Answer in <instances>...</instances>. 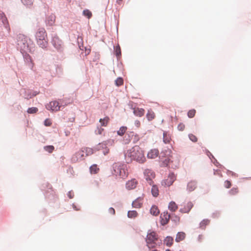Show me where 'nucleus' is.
I'll use <instances>...</instances> for the list:
<instances>
[{
	"instance_id": "nucleus-22",
	"label": "nucleus",
	"mask_w": 251,
	"mask_h": 251,
	"mask_svg": "<svg viewBox=\"0 0 251 251\" xmlns=\"http://www.w3.org/2000/svg\"><path fill=\"white\" fill-rule=\"evenodd\" d=\"M152 185V186L151 190L152 195L153 197H156L159 194L158 188L157 186L153 185V184Z\"/></svg>"
},
{
	"instance_id": "nucleus-49",
	"label": "nucleus",
	"mask_w": 251,
	"mask_h": 251,
	"mask_svg": "<svg viewBox=\"0 0 251 251\" xmlns=\"http://www.w3.org/2000/svg\"><path fill=\"white\" fill-rule=\"evenodd\" d=\"M109 152V149L107 148V147L105 148L104 151H103V154L104 155L107 154Z\"/></svg>"
},
{
	"instance_id": "nucleus-17",
	"label": "nucleus",
	"mask_w": 251,
	"mask_h": 251,
	"mask_svg": "<svg viewBox=\"0 0 251 251\" xmlns=\"http://www.w3.org/2000/svg\"><path fill=\"white\" fill-rule=\"evenodd\" d=\"M193 206V204L192 202H189L186 204V206H185L184 208L180 209V211L182 213H188L190 211Z\"/></svg>"
},
{
	"instance_id": "nucleus-24",
	"label": "nucleus",
	"mask_w": 251,
	"mask_h": 251,
	"mask_svg": "<svg viewBox=\"0 0 251 251\" xmlns=\"http://www.w3.org/2000/svg\"><path fill=\"white\" fill-rule=\"evenodd\" d=\"M150 212L151 214L154 216H157L159 213V209H158L157 207L154 205L151 207L150 210Z\"/></svg>"
},
{
	"instance_id": "nucleus-9",
	"label": "nucleus",
	"mask_w": 251,
	"mask_h": 251,
	"mask_svg": "<svg viewBox=\"0 0 251 251\" xmlns=\"http://www.w3.org/2000/svg\"><path fill=\"white\" fill-rule=\"evenodd\" d=\"M176 179V176L174 173L169 174L167 179L162 182V185L165 187H169Z\"/></svg>"
},
{
	"instance_id": "nucleus-40",
	"label": "nucleus",
	"mask_w": 251,
	"mask_h": 251,
	"mask_svg": "<svg viewBox=\"0 0 251 251\" xmlns=\"http://www.w3.org/2000/svg\"><path fill=\"white\" fill-rule=\"evenodd\" d=\"M189 139L194 142H196L198 141L197 137L193 134H190L189 135Z\"/></svg>"
},
{
	"instance_id": "nucleus-29",
	"label": "nucleus",
	"mask_w": 251,
	"mask_h": 251,
	"mask_svg": "<svg viewBox=\"0 0 251 251\" xmlns=\"http://www.w3.org/2000/svg\"><path fill=\"white\" fill-rule=\"evenodd\" d=\"M165 244L167 246H171L173 244V238L171 237H167L166 238L164 241Z\"/></svg>"
},
{
	"instance_id": "nucleus-15",
	"label": "nucleus",
	"mask_w": 251,
	"mask_h": 251,
	"mask_svg": "<svg viewBox=\"0 0 251 251\" xmlns=\"http://www.w3.org/2000/svg\"><path fill=\"white\" fill-rule=\"evenodd\" d=\"M143 199L139 197L132 202V206L134 208H139L142 206Z\"/></svg>"
},
{
	"instance_id": "nucleus-18",
	"label": "nucleus",
	"mask_w": 251,
	"mask_h": 251,
	"mask_svg": "<svg viewBox=\"0 0 251 251\" xmlns=\"http://www.w3.org/2000/svg\"><path fill=\"white\" fill-rule=\"evenodd\" d=\"M133 113L137 116L142 117L144 115L145 110L143 108H134L133 109Z\"/></svg>"
},
{
	"instance_id": "nucleus-7",
	"label": "nucleus",
	"mask_w": 251,
	"mask_h": 251,
	"mask_svg": "<svg viewBox=\"0 0 251 251\" xmlns=\"http://www.w3.org/2000/svg\"><path fill=\"white\" fill-rule=\"evenodd\" d=\"M18 44L21 48L25 49L28 47L27 38L24 34H20L18 35Z\"/></svg>"
},
{
	"instance_id": "nucleus-26",
	"label": "nucleus",
	"mask_w": 251,
	"mask_h": 251,
	"mask_svg": "<svg viewBox=\"0 0 251 251\" xmlns=\"http://www.w3.org/2000/svg\"><path fill=\"white\" fill-rule=\"evenodd\" d=\"M109 121V118L108 117H105L103 119H100L99 122L100 123L101 126H106Z\"/></svg>"
},
{
	"instance_id": "nucleus-34",
	"label": "nucleus",
	"mask_w": 251,
	"mask_h": 251,
	"mask_svg": "<svg viewBox=\"0 0 251 251\" xmlns=\"http://www.w3.org/2000/svg\"><path fill=\"white\" fill-rule=\"evenodd\" d=\"M124 84V80L123 79L122 77H118L115 80V84L117 86H120Z\"/></svg>"
},
{
	"instance_id": "nucleus-3",
	"label": "nucleus",
	"mask_w": 251,
	"mask_h": 251,
	"mask_svg": "<svg viewBox=\"0 0 251 251\" xmlns=\"http://www.w3.org/2000/svg\"><path fill=\"white\" fill-rule=\"evenodd\" d=\"M35 37L37 44L41 48H46L48 44L47 34L46 30L43 27H40L37 30Z\"/></svg>"
},
{
	"instance_id": "nucleus-14",
	"label": "nucleus",
	"mask_w": 251,
	"mask_h": 251,
	"mask_svg": "<svg viewBox=\"0 0 251 251\" xmlns=\"http://www.w3.org/2000/svg\"><path fill=\"white\" fill-rule=\"evenodd\" d=\"M159 155V151L157 149H152L150 150L147 154V157L150 159H154Z\"/></svg>"
},
{
	"instance_id": "nucleus-1",
	"label": "nucleus",
	"mask_w": 251,
	"mask_h": 251,
	"mask_svg": "<svg viewBox=\"0 0 251 251\" xmlns=\"http://www.w3.org/2000/svg\"><path fill=\"white\" fill-rule=\"evenodd\" d=\"M125 157L130 161L135 160L140 163L146 161L143 150L138 146H135L125 153Z\"/></svg>"
},
{
	"instance_id": "nucleus-48",
	"label": "nucleus",
	"mask_w": 251,
	"mask_h": 251,
	"mask_svg": "<svg viewBox=\"0 0 251 251\" xmlns=\"http://www.w3.org/2000/svg\"><path fill=\"white\" fill-rule=\"evenodd\" d=\"M134 124L137 127H139L140 126V122L139 120L135 121Z\"/></svg>"
},
{
	"instance_id": "nucleus-19",
	"label": "nucleus",
	"mask_w": 251,
	"mask_h": 251,
	"mask_svg": "<svg viewBox=\"0 0 251 251\" xmlns=\"http://www.w3.org/2000/svg\"><path fill=\"white\" fill-rule=\"evenodd\" d=\"M197 187V183L195 181H190L187 184V189L189 191H194Z\"/></svg>"
},
{
	"instance_id": "nucleus-46",
	"label": "nucleus",
	"mask_w": 251,
	"mask_h": 251,
	"mask_svg": "<svg viewBox=\"0 0 251 251\" xmlns=\"http://www.w3.org/2000/svg\"><path fill=\"white\" fill-rule=\"evenodd\" d=\"M108 211L110 214L112 215H114L115 214V209L112 207L109 208L108 209Z\"/></svg>"
},
{
	"instance_id": "nucleus-37",
	"label": "nucleus",
	"mask_w": 251,
	"mask_h": 251,
	"mask_svg": "<svg viewBox=\"0 0 251 251\" xmlns=\"http://www.w3.org/2000/svg\"><path fill=\"white\" fill-rule=\"evenodd\" d=\"M38 111V108L36 107H31L27 109V112L30 114L36 113Z\"/></svg>"
},
{
	"instance_id": "nucleus-50",
	"label": "nucleus",
	"mask_w": 251,
	"mask_h": 251,
	"mask_svg": "<svg viewBox=\"0 0 251 251\" xmlns=\"http://www.w3.org/2000/svg\"><path fill=\"white\" fill-rule=\"evenodd\" d=\"M163 135H164V142H165V143H169V141H170L169 139H167V138H165V136L166 134H165V133H164V134H163Z\"/></svg>"
},
{
	"instance_id": "nucleus-39",
	"label": "nucleus",
	"mask_w": 251,
	"mask_h": 251,
	"mask_svg": "<svg viewBox=\"0 0 251 251\" xmlns=\"http://www.w3.org/2000/svg\"><path fill=\"white\" fill-rule=\"evenodd\" d=\"M83 14L85 16H86L88 18H91L92 16V13L89 10H84L83 12Z\"/></svg>"
},
{
	"instance_id": "nucleus-43",
	"label": "nucleus",
	"mask_w": 251,
	"mask_h": 251,
	"mask_svg": "<svg viewBox=\"0 0 251 251\" xmlns=\"http://www.w3.org/2000/svg\"><path fill=\"white\" fill-rule=\"evenodd\" d=\"M51 121L50 119H47L45 120L44 121V125L46 126H50L51 125Z\"/></svg>"
},
{
	"instance_id": "nucleus-35",
	"label": "nucleus",
	"mask_w": 251,
	"mask_h": 251,
	"mask_svg": "<svg viewBox=\"0 0 251 251\" xmlns=\"http://www.w3.org/2000/svg\"><path fill=\"white\" fill-rule=\"evenodd\" d=\"M23 3L27 6H31L33 4L34 0H21Z\"/></svg>"
},
{
	"instance_id": "nucleus-51",
	"label": "nucleus",
	"mask_w": 251,
	"mask_h": 251,
	"mask_svg": "<svg viewBox=\"0 0 251 251\" xmlns=\"http://www.w3.org/2000/svg\"><path fill=\"white\" fill-rule=\"evenodd\" d=\"M106 143V142L99 144L100 147V148H103L104 146H106V143Z\"/></svg>"
},
{
	"instance_id": "nucleus-10",
	"label": "nucleus",
	"mask_w": 251,
	"mask_h": 251,
	"mask_svg": "<svg viewBox=\"0 0 251 251\" xmlns=\"http://www.w3.org/2000/svg\"><path fill=\"white\" fill-rule=\"evenodd\" d=\"M0 19L1 20V22L3 25V26L5 29L7 31V32L9 33L10 31V25L8 23V21L7 20V18L5 17L4 13H0Z\"/></svg>"
},
{
	"instance_id": "nucleus-2",
	"label": "nucleus",
	"mask_w": 251,
	"mask_h": 251,
	"mask_svg": "<svg viewBox=\"0 0 251 251\" xmlns=\"http://www.w3.org/2000/svg\"><path fill=\"white\" fill-rule=\"evenodd\" d=\"M113 174L121 178H126L127 177L128 172L127 166L125 164L116 162L113 164Z\"/></svg>"
},
{
	"instance_id": "nucleus-8",
	"label": "nucleus",
	"mask_w": 251,
	"mask_h": 251,
	"mask_svg": "<svg viewBox=\"0 0 251 251\" xmlns=\"http://www.w3.org/2000/svg\"><path fill=\"white\" fill-rule=\"evenodd\" d=\"M61 107V106L57 101H51L46 105V108L52 112H56L60 110Z\"/></svg>"
},
{
	"instance_id": "nucleus-5",
	"label": "nucleus",
	"mask_w": 251,
	"mask_h": 251,
	"mask_svg": "<svg viewBox=\"0 0 251 251\" xmlns=\"http://www.w3.org/2000/svg\"><path fill=\"white\" fill-rule=\"evenodd\" d=\"M144 177L148 182V183L152 185L153 183V179L154 178L155 175V173L151 170L149 169H145L144 172Z\"/></svg>"
},
{
	"instance_id": "nucleus-44",
	"label": "nucleus",
	"mask_w": 251,
	"mask_h": 251,
	"mask_svg": "<svg viewBox=\"0 0 251 251\" xmlns=\"http://www.w3.org/2000/svg\"><path fill=\"white\" fill-rule=\"evenodd\" d=\"M185 125L182 123H180L177 126V129L179 131H183L185 129Z\"/></svg>"
},
{
	"instance_id": "nucleus-52",
	"label": "nucleus",
	"mask_w": 251,
	"mask_h": 251,
	"mask_svg": "<svg viewBox=\"0 0 251 251\" xmlns=\"http://www.w3.org/2000/svg\"><path fill=\"white\" fill-rule=\"evenodd\" d=\"M123 0H117V2L120 4Z\"/></svg>"
},
{
	"instance_id": "nucleus-31",
	"label": "nucleus",
	"mask_w": 251,
	"mask_h": 251,
	"mask_svg": "<svg viewBox=\"0 0 251 251\" xmlns=\"http://www.w3.org/2000/svg\"><path fill=\"white\" fill-rule=\"evenodd\" d=\"M127 130L126 126H122L120 128L119 130L117 131L118 135L120 136H123Z\"/></svg>"
},
{
	"instance_id": "nucleus-4",
	"label": "nucleus",
	"mask_w": 251,
	"mask_h": 251,
	"mask_svg": "<svg viewBox=\"0 0 251 251\" xmlns=\"http://www.w3.org/2000/svg\"><path fill=\"white\" fill-rule=\"evenodd\" d=\"M157 235L155 232L149 233L146 238L147 246L150 249L155 248L157 245L156 242L157 241Z\"/></svg>"
},
{
	"instance_id": "nucleus-33",
	"label": "nucleus",
	"mask_w": 251,
	"mask_h": 251,
	"mask_svg": "<svg viewBox=\"0 0 251 251\" xmlns=\"http://www.w3.org/2000/svg\"><path fill=\"white\" fill-rule=\"evenodd\" d=\"M44 150L49 153H51L54 150V147L52 145L46 146L44 147Z\"/></svg>"
},
{
	"instance_id": "nucleus-23",
	"label": "nucleus",
	"mask_w": 251,
	"mask_h": 251,
	"mask_svg": "<svg viewBox=\"0 0 251 251\" xmlns=\"http://www.w3.org/2000/svg\"><path fill=\"white\" fill-rule=\"evenodd\" d=\"M100 171V169L98 167L97 165L94 164L90 168V171L91 174H97Z\"/></svg>"
},
{
	"instance_id": "nucleus-41",
	"label": "nucleus",
	"mask_w": 251,
	"mask_h": 251,
	"mask_svg": "<svg viewBox=\"0 0 251 251\" xmlns=\"http://www.w3.org/2000/svg\"><path fill=\"white\" fill-rule=\"evenodd\" d=\"M133 142L134 143H137L140 139L139 136L137 134L133 135L132 136Z\"/></svg>"
},
{
	"instance_id": "nucleus-45",
	"label": "nucleus",
	"mask_w": 251,
	"mask_h": 251,
	"mask_svg": "<svg viewBox=\"0 0 251 251\" xmlns=\"http://www.w3.org/2000/svg\"><path fill=\"white\" fill-rule=\"evenodd\" d=\"M104 131V129L102 127H98L96 130V133L97 134H101Z\"/></svg>"
},
{
	"instance_id": "nucleus-11",
	"label": "nucleus",
	"mask_w": 251,
	"mask_h": 251,
	"mask_svg": "<svg viewBox=\"0 0 251 251\" xmlns=\"http://www.w3.org/2000/svg\"><path fill=\"white\" fill-rule=\"evenodd\" d=\"M52 44L53 46L58 50H61L62 48L63 43L57 36L53 37Z\"/></svg>"
},
{
	"instance_id": "nucleus-12",
	"label": "nucleus",
	"mask_w": 251,
	"mask_h": 251,
	"mask_svg": "<svg viewBox=\"0 0 251 251\" xmlns=\"http://www.w3.org/2000/svg\"><path fill=\"white\" fill-rule=\"evenodd\" d=\"M137 184V180L135 178H133L130 180H128L126 183V189H127L128 190H132L136 187Z\"/></svg>"
},
{
	"instance_id": "nucleus-54",
	"label": "nucleus",
	"mask_w": 251,
	"mask_h": 251,
	"mask_svg": "<svg viewBox=\"0 0 251 251\" xmlns=\"http://www.w3.org/2000/svg\"><path fill=\"white\" fill-rule=\"evenodd\" d=\"M172 168L176 167V166H172Z\"/></svg>"
},
{
	"instance_id": "nucleus-47",
	"label": "nucleus",
	"mask_w": 251,
	"mask_h": 251,
	"mask_svg": "<svg viewBox=\"0 0 251 251\" xmlns=\"http://www.w3.org/2000/svg\"><path fill=\"white\" fill-rule=\"evenodd\" d=\"M68 196L70 198L72 199L74 197V194L73 192L70 191L68 193Z\"/></svg>"
},
{
	"instance_id": "nucleus-53",
	"label": "nucleus",
	"mask_w": 251,
	"mask_h": 251,
	"mask_svg": "<svg viewBox=\"0 0 251 251\" xmlns=\"http://www.w3.org/2000/svg\"><path fill=\"white\" fill-rule=\"evenodd\" d=\"M166 251H171L170 250L167 249L166 250Z\"/></svg>"
},
{
	"instance_id": "nucleus-21",
	"label": "nucleus",
	"mask_w": 251,
	"mask_h": 251,
	"mask_svg": "<svg viewBox=\"0 0 251 251\" xmlns=\"http://www.w3.org/2000/svg\"><path fill=\"white\" fill-rule=\"evenodd\" d=\"M178 208L177 204L174 201H171L168 205V209L173 212L176 211Z\"/></svg>"
},
{
	"instance_id": "nucleus-42",
	"label": "nucleus",
	"mask_w": 251,
	"mask_h": 251,
	"mask_svg": "<svg viewBox=\"0 0 251 251\" xmlns=\"http://www.w3.org/2000/svg\"><path fill=\"white\" fill-rule=\"evenodd\" d=\"M224 186L226 188H229L231 186V183L229 180H226L224 182Z\"/></svg>"
},
{
	"instance_id": "nucleus-20",
	"label": "nucleus",
	"mask_w": 251,
	"mask_h": 251,
	"mask_svg": "<svg viewBox=\"0 0 251 251\" xmlns=\"http://www.w3.org/2000/svg\"><path fill=\"white\" fill-rule=\"evenodd\" d=\"M185 238V234L184 232H178L176 238V241L177 242H179L181 241H182Z\"/></svg>"
},
{
	"instance_id": "nucleus-25",
	"label": "nucleus",
	"mask_w": 251,
	"mask_h": 251,
	"mask_svg": "<svg viewBox=\"0 0 251 251\" xmlns=\"http://www.w3.org/2000/svg\"><path fill=\"white\" fill-rule=\"evenodd\" d=\"M146 116L149 121H151L154 119L155 115L152 110H148Z\"/></svg>"
},
{
	"instance_id": "nucleus-36",
	"label": "nucleus",
	"mask_w": 251,
	"mask_h": 251,
	"mask_svg": "<svg viewBox=\"0 0 251 251\" xmlns=\"http://www.w3.org/2000/svg\"><path fill=\"white\" fill-rule=\"evenodd\" d=\"M196 111L195 109L190 110L188 112L187 115H188V117L190 118H193L196 114Z\"/></svg>"
},
{
	"instance_id": "nucleus-13",
	"label": "nucleus",
	"mask_w": 251,
	"mask_h": 251,
	"mask_svg": "<svg viewBox=\"0 0 251 251\" xmlns=\"http://www.w3.org/2000/svg\"><path fill=\"white\" fill-rule=\"evenodd\" d=\"M171 215L168 213V212H164L163 214H161L160 218H161V223L162 225H165L169 221L170 219L171 218Z\"/></svg>"
},
{
	"instance_id": "nucleus-38",
	"label": "nucleus",
	"mask_w": 251,
	"mask_h": 251,
	"mask_svg": "<svg viewBox=\"0 0 251 251\" xmlns=\"http://www.w3.org/2000/svg\"><path fill=\"white\" fill-rule=\"evenodd\" d=\"M171 218L173 221H174L176 223H177L179 221V217L176 215H172L171 216Z\"/></svg>"
},
{
	"instance_id": "nucleus-32",
	"label": "nucleus",
	"mask_w": 251,
	"mask_h": 251,
	"mask_svg": "<svg viewBox=\"0 0 251 251\" xmlns=\"http://www.w3.org/2000/svg\"><path fill=\"white\" fill-rule=\"evenodd\" d=\"M239 192V190L237 187H233L229 190V194L231 196L237 195Z\"/></svg>"
},
{
	"instance_id": "nucleus-27",
	"label": "nucleus",
	"mask_w": 251,
	"mask_h": 251,
	"mask_svg": "<svg viewBox=\"0 0 251 251\" xmlns=\"http://www.w3.org/2000/svg\"><path fill=\"white\" fill-rule=\"evenodd\" d=\"M138 216V213L135 210L129 211L127 213V217L129 218H135Z\"/></svg>"
},
{
	"instance_id": "nucleus-30",
	"label": "nucleus",
	"mask_w": 251,
	"mask_h": 251,
	"mask_svg": "<svg viewBox=\"0 0 251 251\" xmlns=\"http://www.w3.org/2000/svg\"><path fill=\"white\" fill-rule=\"evenodd\" d=\"M114 53L117 57L121 55V48L119 45L114 47Z\"/></svg>"
},
{
	"instance_id": "nucleus-16",
	"label": "nucleus",
	"mask_w": 251,
	"mask_h": 251,
	"mask_svg": "<svg viewBox=\"0 0 251 251\" xmlns=\"http://www.w3.org/2000/svg\"><path fill=\"white\" fill-rule=\"evenodd\" d=\"M55 16L53 14H51L46 19V24L49 26H51L53 25L55 21Z\"/></svg>"
},
{
	"instance_id": "nucleus-28",
	"label": "nucleus",
	"mask_w": 251,
	"mask_h": 251,
	"mask_svg": "<svg viewBox=\"0 0 251 251\" xmlns=\"http://www.w3.org/2000/svg\"><path fill=\"white\" fill-rule=\"evenodd\" d=\"M210 223V221L208 219L203 220L200 224V227L201 229H204L205 226Z\"/></svg>"
},
{
	"instance_id": "nucleus-6",
	"label": "nucleus",
	"mask_w": 251,
	"mask_h": 251,
	"mask_svg": "<svg viewBox=\"0 0 251 251\" xmlns=\"http://www.w3.org/2000/svg\"><path fill=\"white\" fill-rule=\"evenodd\" d=\"M93 153V150L89 148H83L78 151L76 153V155L79 157L80 159H83L84 157L91 155Z\"/></svg>"
}]
</instances>
